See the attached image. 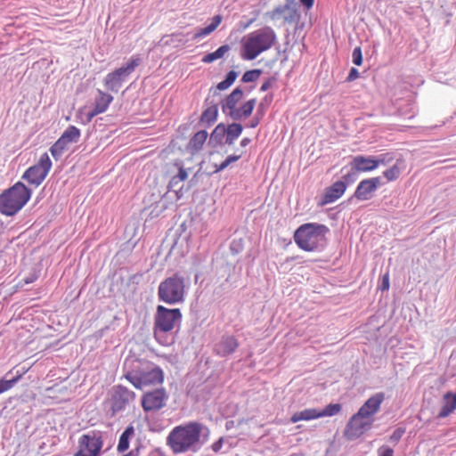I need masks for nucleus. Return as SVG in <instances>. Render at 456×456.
Listing matches in <instances>:
<instances>
[{
	"instance_id": "obj_30",
	"label": "nucleus",
	"mask_w": 456,
	"mask_h": 456,
	"mask_svg": "<svg viewBox=\"0 0 456 456\" xmlns=\"http://www.w3.org/2000/svg\"><path fill=\"white\" fill-rule=\"evenodd\" d=\"M66 144L78 142L80 138V130L75 126H69L60 137Z\"/></svg>"
},
{
	"instance_id": "obj_39",
	"label": "nucleus",
	"mask_w": 456,
	"mask_h": 456,
	"mask_svg": "<svg viewBox=\"0 0 456 456\" xmlns=\"http://www.w3.org/2000/svg\"><path fill=\"white\" fill-rule=\"evenodd\" d=\"M261 75L260 69H252L246 71L242 76V81L245 83L256 81Z\"/></svg>"
},
{
	"instance_id": "obj_2",
	"label": "nucleus",
	"mask_w": 456,
	"mask_h": 456,
	"mask_svg": "<svg viewBox=\"0 0 456 456\" xmlns=\"http://www.w3.org/2000/svg\"><path fill=\"white\" fill-rule=\"evenodd\" d=\"M276 34L271 27H264L243 37L240 45V57L252 61L262 53L270 50L276 42Z\"/></svg>"
},
{
	"instance_id": "obj_26",
	"label": "nucleus",
	"mask_w": 456,
	"mask_h": 456,
	"mask_svg": "<svg viewBox=\"0 0 456 456\" xmlns=\"http://www.w3.org/2000/svg\"><path fill=\"white\" fill-rule=\"evenodd\" d=\"M135 430L133 425H129L121 434L117 450L119 452H125L128 450L130 444V439L134 436Z\"/></svg>"
},
{
	"instance_id": "obj_24",
	"label": "nucleus",
	"mask_w": 456,
	"mask_h": 456,
	"mask_svg": "<svg viewBox=\"0 0 456 456\" xmlns=\"http://www.w3.org/2000/svg\"><path fill=\"white\" fill-rule=\"evenodd\" d=\"M188 176L189 175L187 170L183 167H178V173L171 177L168 183V189L175 191L177 198H180L179 191H181L182 187H179V190H176V188L180 183L187 180Z\"/></svg>"
},
{
	"instance_id": "obj_15",
	"label": "nucleus",
	"mask_w": 456,
	"mask_h": 456,
	"mask_svg": "<svg viewBox=\"0 0 456 456\" xmlns=\"http://www.w3.org/2000/svg\"><path fill=\"white\" fill-rule=\"evenodd\" d=\"M385 164L384 159H377L372 156L357 155L353 158L350 166L353 170L359 173L371 172Z\"/></svg>"
},
{
	"instance_id": "obj_32",
	"label": "nucleus",
	"mask_w": 456,
	"mask_h": 456,
	"mask_svg": "<svg viewBox=\"0 0 456 456\" xmlns=\"http://www.w3.org/2000/svg\"><path fill=\"white\" fill-rule=\"evenodd\" d=\"M27 372L26 370H23L21 372H18L17 375L12 378V379H0V395L10 390L13 387V386L21 379V377Z\"/></svg>"
},
{
	"instance_id": "obj_8",
	"label": "nucleus",
	"mask_w": 456,
	"mask_h": 456,
	"mask_svg": "<svg viewBox=\"0 0 456 456\" xmlns=\"http://www.w3.org/2000/svg\"><path fill=\"white\" fill-rule=\"evenodd\" d=\"M103 446L101 431L92 430L80 436L74 456H99Z\"/></svg>"
},
{
	"instance_id": "obj_43",
	"label": "nucleus",
	"mask_w": 456,
	"mask_h": 456,
	"mask_svg": "<svg viewBox=\"0 0 456 456\" xmlns=\"http://www.w3.org/2000/svg\"><path fill=\"white\" fill-rule=\"evenodd\" d=\"M389 287H390V282H389V273H386L383 276H382V281H381V284L379 286V289L382 290V291H385V290H388L389 289Z\"/></svg>"
},
{
	"instance_id": "obj_23",
	"label": "nucleus",
	"mask_w": 456,
	"mask_h": 456,
	"mask_svg": "<svg viewBox=\"0 0 456 456\" xmlns=\"http://www.w3.org/2000/svg\"><path fill=\"white\" fill-rule=\"evenodd\" d=\"M256 99H251L244 102L241 107L231 113V118L234 120L245 119L249 117L255 108Z\"/></svg>"
},
{
	"instance_id": "obj_4",
	"label": "nucleus",
	"mask_w": 456,
	"mask_h": 456,
	"mask_svg": "<svg viewBox=\"0 0 456 456\" xmlns=\"http://www.w3.org/2000/svg\"><path fill=\"white\" fill-rule=\"evenodd\" d=\"M181 319L180 309H169L163 305L157 306L154 315L153 335L160 345L168 346L171 344L167 333L173 330Z\"/></svg>"
},
{
	"instance_id": "obj_49",
	"label": "nucleus",
	"mask_w": 456,
	"mask_h": 456,
	"mask_svg": "<svg viewBox=\"0 0 456 456\" xmlns=\"http://www.w3.org/2000/svg\"><path fill=\"white\" fill-rule=\"evenodd\" d=\"M301 4L305 6L307 9L313 7L314 0H300Z\"/></svg>"
},
{
	"instance_id": "obj_47",
	"label": "nucleus",
	"mask_w": 456,
	"mask_h": 456,
	"mask_svg": "<svg viewBox=\"0 0 456 456\" xmlns=\"http://www.w3.org/2000/svg\"><path fill=\"white\" fill-rule=\"evenodd\" d=\"M37 279V274H31L28 277H26L23 281L25 284H29V283L34 282Z\"/></svg>"
},
{
	"instance_id": "obj_19",
	"label": "nucleus",
	"mask_w": 456,
	"mask_h": 456,
	"mask_svg": "<svg viewBox=\"0 0 456 456\" xmlns=\"http://www.w3.org/2000/svg\"><path fill=\"white\" fill-rule=\"evenodd\" d=\"M239 346V342L234 336H224L219 343L215 346V352L217 355L226 356L232 354Z\"/></svg>"
},
{
	"instance_id": "obj_18",
	"label": "nucleus",
	"mask_w": 456,
	"mask_h": 456,
	"mask_svg": "<svg viewBox=\"0 0 456 456\" xmlns=\"http://www.w3.org/2000/svg\"><path fill=\"white\" fill-rule=\"evenodd\" d=\"M346 190V183L337 181L330 187L326 188L325 193L322 197L321 205H327L338 200L345 193Z\"/></svg>"
},
{
	"instance_id": "obj_45",
	"label": "nucleus",
	"mask_w": 456,
	"mask_h": 456,
	"mask_svg": "<svg viewBox=\"0 0 456 456\" xmlns=\"http://www.w3.org/2000/svg\"><path fill=\"white\" fill-rule=\"evenodd\" d=\"M236 77H237V73L235 71L232 70V71L228 72L224 80L226 81V83L229 86H232V83L235 81Z\"/></svg>"
},
{
	"instance_id": "obj_42",
	"label": "nucleus",
	"mask_w": 456,
	"mask_h": 456,
	"mask_svg": "<svg viewBox=\"0 0 456 456\" xmlns=\"http://www.w3.org/2000/svg\"><path fill=\"white\" fill-rule=\"evenodd\" d=\"M378 456H394V450L387 445H382L378 449Z\"/></svg>"
},
{
	"instance_id": "obj_25",
	"label": "nucleus",
	"mask_w": 456,
	"mask_h": 456,
	"mask_svg": "<svg viewBox=\"0 0 456 456\" xmlns=\"http://www.w3.org/2000/svg\"><path fill=\"white\" fill-rule=\"evenodd\" d=\"M320 419L319 411L317 409L309 408V409H305L303 411L295 412L291 416L290 421L292 423H297L301 420L308 421V420H313V419Z\"/></svg>"
},
{
	"instance_id": "obj_50",
	"label": "nucleus",
	"mask_w": 456,
	"mask_h": 456,
	"mask_svg": "<svg viewBox=\"0 0 456 456\" xmlns=\"http://www.w3.org/2000/svg\"><path fill=\"white\" fill-rule=\"evenodd\" d=\"M251 140L248 137H245L243 138L241 141H240V145L242 147H246L247 145H248L250 143Z\"/></svg>"
},
{
	"instance_id": "obj_9",
	"label": "nucleus",
	"mask_w": 456,
	"mask_h": 456,
	"mask_svg": "<svg viewBox=\"0 0 456 456\" xmlns=\"http://www.w3.org/2000/svg\"><path fill=\"white\" fill-rule=\"evenodd\" d=\"M52 167V161L47 153L40 156L39 160L28 167L23 174L22 178L30 185L38 187L47 176Z\"/></svg>"
},
{
	"instance_id": "obj_13",
	"label": "nucleus",
	"mask_w": 456,
	"mask_h": 456,
	"mask_svg": "<svg viewBox=\"0 0 456 456\" xmlns=\"http://www.w3.org/2000/svg\"><path fill=\"white\" fill-rule=\"evenodd\" d=\"M134 399L135 393L134 391L120 385L114 387L111 395L112 412L116 413L124 410Z\"/></svg>"
},
{
	"instance_id": "obj_48",
	"label": "nucleus",
	"mask_w": 456,
	"mask_h": 456,
	"mask_svg": "<svg viewBox=\"0 0 456 456\" xmlns=\"http://www.w3.org/2000/svg\"><path fill=\"white\" fill-rule=\"evenodd\" d=\"M231 86H229L225 80H223L221 81L220 83L217 84L216 86V88L218 90H225L227 89L228 87H230Z\"/></svg>"
},
{
	"instance_id": "obj_22",
	"label": "nucleus",
	"mask_w": 456,
	"mask_h": 456,
	"mask_svg": "<svg viewBox=\"0 0 456 456\" xmlns=\"http://www.w3.org/2000/svg\"><path fill=\"white\" fill-rule=\"evenodd\" d=\"M456 410V394L447 392L443 396V406L438 413L439 418H446Z\"/></svg>"
},
{
	"instance_id": "obj_6",
	"label": "nucleus",
	"mask_w": 456,
	"mask_h": 456,
	"mask_svg": "<svg viewBox=\"0 0 456 456\" xmlns=\"http://www.w3.org/2000/svg\"><path fill=\"white\" fill-rule=\"evenodd\" d=\"M159 299L168 305L183 303L185 297V281L179 273L166 278L158 288Z\"/></svg>"
},
{
	"instance_id": "obj_1",
	"label": "nucleus",
	"mask_w": 456,
	"mask_h": 456,
	"mask_svg": "<svg viewBox=\"0 0 456 456\" xmlns=\"http://www.w3.org/2000/svg\"><path fill=\"white\" fill-rule=\"evenodd\" d=\"M203 429V424L198 421L176 426L167 436V444L175 454L196 451Z\"/></svg>"
},
{
	"instance_id": "obj_20",
	"label": "nucleus",
	"mask_w": 456,
	"mask_h": 456,
	"mask_svg": "<svg viewBox=\"0 0 456 456\" xmlns=\"http://www.w3.org/2000/svg\"><path fill=\"white\" fill-rule=\"evenodd\" d=\"M208 136V134L206 130H200L195 133L187 144V151L192 155L200 152L202 150Z\"/></svg>"
},
{
	"instance_id": "obj_17",
	"label": "nucleus",
	"mask_w": 456,
	"mask_h": 456,
	"mask_svg": "<svg viewBox=\"0 0 456 456\" xmlns=\"http://www.w3.org/2000/svg\"><path fill=\"white\" fill-rule=\"evenodd\" d=\"M112 101L113 96L102 90H98V96L94 100V108L87 113L85 123H90L95 116L105 112Z\"/></svg>"
},
{
	"instance_id": "obj_33",
	"label": "nucleus",
	"mask_w": 456,
	"mask_h": 456,
	"mask_svg": "<svg viewBox=\"0 0 456 456\" xmlns=\"http://www.w3.org/2000/svg\"><path fill=\"white\" fill-rule=\"evenodd\" d=\"M289 10V4L280 5L275 7L273 10L269 12L267 15L272 20H278L280 19H283L285 21H290L289 19H288L286 16H284V13Z\"/></svg>"
},
{
	"instance_id": "obj_31",
	"label": "nucleus",
	"mask_w": 456,
	"mask_h": 456,
	"mask_svg": "<svg viewBox=\"0 0 456 456\" xmlns=\"http://www.w3.org/2000/svg\"><path fill=\"white\" fill-rule=\"evenodd\" d=\"M229 51H230V46L228 45H224L220 46L215 52L206 54L202 58V61L205 63H211V62L215 61L216 60L223 58L224 56V54L227 53Z\"/></svg>"
},
{
	"instance_id": "obj_34",
	"label": "nucleus",
	"mask_w": 456,
	"mask_h": 456,
	"mask_svg": "<svg viewBox=\"0 0 456 456\" xmlns=\"http://www.w3.org/2000/svg\"><path fill=\"white\" fill-rule=\"evenodd\" d=\"M226 126L220 123L213 130L210 140L214 141L216 143H222L224 137H226Z\"/></svg>"
},
{
	"instance_id": "obj_35",
	"label": "nucleus",
	"mask_w": 456,
	"mask_h": 456,
	"mask_svg": "<svg viewBox=\"0 0 456 456\" xmlns=\"http://www.w3.org/2000/svg\"><path fill=\"white\" fill-rule=\"evenodd\" d=\"M67 146L68 144L59 138L50 148V152L55 159H58L67 149Z\"/></svg>"
},
{
	"instance_id": "obj_51",
	"label": "nucleus",
	"mask_w": 456,
	"mask_h": 456,
	"mask_svg": "<svg viewBox=\"0 0 456 456\" xmlns=\"http://www.w3.org/2000/svg\"><path fill=\"white\" fill-rule=\"evenodd\" d=\"M259 124L258 118H254L250 123V127H256Z\"/></svg>"
},
{
	"instance_id": "obj_21",
	"label": "nucleus",
	"mask_w": 456,
	"mask_h": 456,
	"mask_svg": "<svg viewBox=\"0 0 456 456\" xmlns=\"http://www.w3.org/2000/svg\"><path fill=\"white\" fill-rule=\"evenodd\" d=\"M243 97V91L240 88H235L224 100L223 104L224 111H227L231 117V113L237 110V104Z\"/></svg>"
},
{
	"instance_id": "obj_10",
	"label": "nucleus",
	"mask_w": 456,
	"mask_h": 456,
	"mask_svg": "<svg viewBox=\"0 0 456 456\" xmlns=\"http://www.w3.org/2000/svg\"><path fill=\"white\" fill-rule=\"evenodd\" d=\"M139 63V58H133L126 67H121L109 73L104 78V84L107 89L112 92H118L125 79L134 70Z\"/></svg>"
},
{
	"instance_id": "obj_54",
	"label": "nucleus",
	"mask_w": 456,
	"mask_h": 456,
	"mask_svg": "<svg viewBox=\"0 0 456 456\" xmlns=\"http://www.w3.org/2000/svg\"><path fill=\"white\" fill-rule=\"evenodd\" d=\"M123 456H131V452L126 453V454H125V455H123Z\"/></svg>"
},
{
	"instance_id": "obj_41",
	"label": "nucleus",
	"mask_w": 456,
	"mask_h": 456,
	"mask_svg": "<svg viewBox=\"0 0 456 456\" xmlns=\"http://www.w3.org/2000/svg\"><path fill=\"white\" fill-rule=\"evenodd\" d=\"M404 432H405V430L403 428H396L393 432V434L390 436V438H389L390 441L394 444H397L401 440Z\"/></svg>"
},
{
	"instance_id": "obj_27",
	"label": "nucleus",
	"mask_w": 456,
	"mask_h": 456,
	"mask_svg": "<svg viewBox=\"0 0 456 456\" xmlns=\"http://www.w3.org/2000/svg\"><path fill=\"white\" fill-rule=\"evenodd\" d=\"M222 20H223V18L219 14L214 16L213 19H212L211 23L209 25H208L207 27H205V28H199L196 31V33L194 34L193 38L194 39H199V38H201V37H207V36L210 35L221 24Z\"/></svg>"
},
{
	"instance_id": "obj_16",
	"label": "nucleus",
	"mask_w": 456,
	"mask_h": 456,
	"mask_svg": "<svg viewBox=\"0 0 456 456\" xmlns=\"http://www.w3.org/2000/svg\"><path fill=\"white\" fill-rule=\"evenodd\" d=\"M384 400L385 394L383 392L376 393L360 407L358 412L364 417L373 419V416L379 411Z\"/></svg>"
},
{
	"instance_id": "obj_36",
	"label": "nucleus",
	"mask_w": 456,
	"mask_h": 456,
	"mask_svg": "<svg viewBox=\"0 0 456 456\" xmlns=\"http://www.w3.org/2000/svg\"><path fill=\"white\" fill-rule=\"evenodd\" d=\"M341 409L340 403H330L323 410L319 411L320 418L335 416L341 411Z\"/></svg>"
},
{
	"instance_id": "obj_29",
	"label": "nucleus",
	"mask_w": 456,
	"mask_h": 456,
	"mask_svg": "<svg viewBox=\"0 0 456 456\" xmlns=\"http://www.w3.org/2000/svg\"><path fill=\"white\" fill-rule=\"evenodd\" d=\"M218 114V108L216 104L208 107L201 114L200 122L206 125H212L216 122Z\"/></svg>"
},
{
	"instance_id": "obj_52",
	"label": "nucleus",
	"mask_w": 456,
	"mask_h": 456,
	"mask_svg": "<svg viewBox=\"0 0 456 456\" xmlns=\"http://www.w3.org/2000/svg\"><path fill=\"white\" fill-rule=\"evenodd\" d=\"M269 87H270V83L269 82H265V83H264L262 85L261 91H266Z\"/></svg>"
},
{
	"instance_id": "obj_46",
	"label": "nucleus",
	"mask_w": 456,
	"mask_h": 456,
	"mask_svg": "<svg viewBox=\"0 0 456 456\" xmlns=\"http://www.w3.org/2000/svg\"><path fill=\"white\" fill-rule=\"evenodd\" d=\"M359 71L355 68H352L347 77V81H354L359 77Z\"/></svg>"
},
{
	"instance_id": "obj_28",
	"label": "nucleus",
	"mask_w": 456,
	"mask_h": 456,
	"mask_svg": "<svg viewBox=\"0 0 456 456\" xmlns=\"http://www.w3.org/2000/svg\"><path fill=\"white\" fill-rule=\"evenodd\" d=\"M226 138L225 143L228 145H232L235 140L242 133L243 127L240 124L232 123L226 126Z\"/></svg>"
},
{
	"instance_id": "obj_37",
	"label": "nucleus",
	"mask_w": 456,
	"mask_h": 456,
	"mask_svg": "<svg viewBox=\"0 0 456 456\" xmlns=\"http://www.w3.org/2000/svg\"><path fill=\"white\" fill-rule=\"evenodd\" d=\"M400 175L401 167L397 164H395L394 166H392L391 167L387 168L383 172L384 177L388 182L395 181L396 179L399 178Z\"/></svg>"
},
{
	"instance_id": "obj_11",
	"label": "nucleus",
	"mask_w": 456,
	"mask_h": 456,
	"mask_svg": "<svg viewBox=\"0 0 456 456\" xmlns=\"http://www.w3.org/2000/svg\"><path fill=\"white\" fill-rule=\"evenodd\" d=\"M373 421V419L364 417L357 411L349 419L344 430V436L350 440L359 438L371 428Z\"/></svg>"
},
{
	"instance_id": "obj_53",
	"label": "nucleus",
	"mask_w": 456,
	"mask_h": 456,
	"mask_svg": "<svg viewBox=\"0 0 456 456\" xmlns=\"http://www.w3.org/2000/svg\"><path fill=\"white\" fill-rule=\"evenodd\" d=\"M252 22H253V20H249V22H248V24L244 28H248Z\"/></svg>"
},
{
	"instance_id": "obj_38",
	"label": "nucleus",
	"mask_w": 456,
	"mask_h": 456,
	"mask_svg": "<svg viewBox=\"0 0 456 456\" xmlns=\"http://www.w3.org/2000/svg\"><path fill=\"white\" fill-rule=\"evenodd\" d=\"M240 158H241V154L228 156L225 159V160H224L219 166H216L215 172H220V171L225 169L229 165L239 160Z\"/></svg>"
},
{
	"instance_id": "obj_14",
	"label": "nucleus",
	"mask_w": 456,
	"mask_h": 456,
	"mask_svg": "<svg viewBox=\"0 0 456 456\" xmlns=\"http://www.w3.org/2000/svg\"><path fill=\"white\" fill-rule=\"evenodd\" d=\"M380 184L381 179L379 176L363 179L358 183L353 197L359 201L370 200Z\"/></svg>"
},
{
	"instance_id": "obj_40",
	"label": "nucleus",
	"mask_w": 456,
	"mask_h": 456,
	"mask_svg": "<svg viewBox=\"0 0 456 456\" xmlns=\"http://www.w3.org/2000/svg\"><path fill=\"white\" fill-rule=\"evenodd\" d=\"M352 56H353V62L356 66H361L362 63V53L361 47H359V46L355 47L353 51Z\"/></svg>"
},
{
	"instance_id": "obj_5",
	"label": "nucleus",
	"mask_w": 456,
	"mask_h": 456,
	"mask_svg": "<svg viewBox=\"0 0 456 456\" xmlns=\"http://www.w3.org/2000/svg\"><path fill=\"white\" fill-rule=\"evenodd\" d=\"M31 197V190L21 182L0 194V212L5 216H13L20 211Z\"/></svg>"
},
{
	"instance_id": "obj_7",
	"label": "nucleus",
	"mask_w": 456,
	"mask_h": 456,
	"mask_svg": "<svg viewBox=\"0 0 456 456\" xmlns=\"http://www.w3.org/2000/svg\"><path fill=\"white\" fill-rule=\"evenodd\" d=\"M124 377L136 389L142 390L145 387L158 386L164 382V372L159 366L151 369L134 370L127 371Z\"/></svg>"
},
{
	"instance_id": "obj_3",
	"label": "nucleus",
	"mask_w": 456,
	"mask_h": 456,
	"mask_svg": "<svg viewBox=\"0 0 456 456\" xmlns=\"http://www.w3.org/2000/svg\"><path fill=\"white\" fill-rule=\"evenodd\" d=\"M329 228L317 223H306L300 225L294 233L297 247L305 251L317 250L326 240Z\"/></svg>"
},
{
	"instance_id": "obj_12",
	"label": "nucleus",
	"mask_w": 456,
	"mask_h": 456,
	"mask_svg": "<svg viewBox=\"0 0 456 456\" xmlns=\"http://www.w3.org/2000/svg\"><path fill=\"white\" fill-rule=\"evenodd\" d=\"M168 395L165 388H156L144 393L141 399V405L145 412H155L167 405Z\"/></svg>"
},
{
	"instance_id": "obj_44",
	"label": "nucleus",
	"mask_w": 456,
	"mask_h": 456,
	"mask_svg": "<svg viewBox=\"0 0 456 456\" xmlns=\"http://www.w3.org/2000/svg\"><path fill=\"white\" fill-rule=\"evenodd\" d=\"M224 444V438L221 437L217 441L212 444L211 449L214 452H219Z\"/></svg>"
}]
</instances>
